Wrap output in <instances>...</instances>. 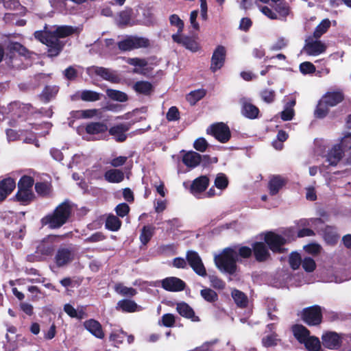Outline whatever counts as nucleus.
I'll use <instances>...</instances> for the list:
<instances>
[{"instance_id": "33", "label": "nucleus", "mask_w": 351, "mask_h": 351, "mask_svg": "<svg viewBox=\"0 0 351 351\" xmlns=\"http://www.w3.org/2000/svg\"><path fill=\"white\" fill-rule=\"evenodd\" d=\"M231 294L234 302L238 306L245 307L247 305L248 298L244 293L239 290L234 289Z\"/></svg>"}, {"instance_id": "15", "label": "nucleus", "mask_w": 351, "mask_h": 351, "mask_svg": "<svg viewBox=\"0 0 351 351\" xmlns=\"http://www.w3.org/2000/svg\"><path fill=\"white\" fill-rule=\"evenodd\" d=\"M322 343L324 347L330 349H338L341 346V338L335 332H326L322 336Z\"/></svg>"}, {"instance_id": "43", "label": "nucleus", "mask_w": 351, "mask_h": 351, "mask_svg": "<svg viewBox=\"0 0 351 351\" xmlns=\"http://www.w3.org/2000/svg\"><path fill=\"white\" fill-rule=\"evenodd\" d=\"M228 180L224 173H219L216 176L214 185L217 189L223 190L228 186Z\"/></svg>"}, {"instance_id": "8", "label": "nucleus", "mask_w": 351, "mask_h": 351, "mask_svg": "<svg viewBox=\"0 0 351 351\" xmlns=\"http://www.w3.org/2000/svg\"><path fill=\"white\" fill-rule=\"evenodd\" d=\"M187 263L193 269V270L202 277L207 276L206 268L202 263V258L198 253L193 250H189L186 254Z\"/></svg>"}, {"instance_id": "12", "label": "nucleus", "mask_w": 351, "mask_h": 351, "mask_svg": "<svg viewBox=\"0 0 351 351\" xmlns=\"http://www.w3.org/2000/svg\"><path fill=\"white\" fill-rule=\"evenodd\" d=\"M210 130L215 138L221 143L227 142L230 138V130L223 123L213 125Z\"/></svg>"}, {"instance_id": "52", "label": "nucleus", "mask_w": 351, "mask_h": 351, "mask_svg": "<svg viewBox=\"0 0 351 351\" xmlns=\"http://www.w3.org/2000/svg\"><path fill=\"white\" fill-rule=\"evenodd\" d=\"M276 11L283 19H285L290 14L289 6L286 3H280L277 4Z\"/></svg>"}, {"instance_id": "32", "label": "nucleus", "mask_w": 351, "mask_h": 351, "mask_svg": "<svg viewBox=\"0 0 351 351\" xmlns=\"http://www.w3.org/2000/svg\"><path fill=\"white\" fill-rule=\"evenodd\" d=\"M34 197V195L32 191L22 189H18V192L16 195L17 201L23 204H27L30 202L33 199Z\"/></svg>"}, {"instance_id": "7", "label": "nucleus", "mask_w": 351, "mask_h": 351, "mask_svg": "<svg viewBox=\"0 0 351 351\" xmlns=\"http://www.w3.org/2000/svg\"><path fill=\"white\" fill-rule=\"evenodd\" d=\"M117 45L120 50L126 51L147 47L149 45V41L144 38L130 36L119 41Z\"/></svg>"}, {"instance_id": "2", "label": "nucleus", "mask_w": 351, "mask_h": 351, "mask_svg": "<svg viewBox=\"0 0 351 351\" xmlns=\"http://www.w3.org/2000/svg\"><path fill=\"white\" fill-rule=\"evenodd\" d=\"M252 253V249L246 246L239 247L238 252L232 249H225L221 254L215 256L214 261L220 271L233 274L237 270L238 255L243 258H249Z\"/></svg>"}, {"instance_id": "54", "label": "nucleus", "mask_w": 351, "mask_h": 351, "mask_svg": "<svg viewBox=\"0 0 351 351\" xmlns=\"http://www.w3.org/2000/svg\"><path fill=\"white\" fill-rule=\"evenodd\" d=\"M288 40L280 37L278 38L270 47V49L272 51H278L285 48L288 45Z\"/></svg>"}, {"instance_id": "9", "label": "nucleus", "mask_w": 351, "mask_h": 351, "mask_svg": "<svg viewBox=\"0 0 351 351\" xmlns=\"http://www.w3.org/2000/svg\"><path fill=\"white\" fill-rule=\"evenodd\" d=\"M302 317L309 326H317L322 322V314L320 306H313L303 310Z\"/></svg>"}, {"instance_id": "26", "label": "nucleus", "mask_w": 351, "mask_h": 351, "mask_svg": "<svg viewBox=\"0 0 351 351\" xmlns=\"http://www.w3.org/2000/svg\"><path fill=\"white\" fill-rule=\"evenodd\" d=\"M286 180L280 176H272L269 182L268 188L271 195H276L285 184Z\"/></svg>"}, {"instance_id": "47", "label": "nucleus", "mask_w": 351, "mask_h": 351, "mask_svg": "<svg viewBox=\"0 0 351 351\" xmlns=\"http://www.w3.org/2000/svg\"><path fill=\"white\" fill-rule=\"evenodd\" d=\"M34 184V180L27 176H23L18 183V189H27L32 191V188Z\"/></svg>"}, {"instance_id": "13", "label": "nucleus", "mask_w": 351, "mask_h": 351, "mask_svg": "<svg viewBox=\"0 0 351 351\" xmlns=\"http://www.w3.org/2000/svg\"><path fill=\"white\" fill-rule=\"evenodd\" d=\"M209 184V178L206 176H201L195 179L191 184L190 191L196 197H200Z\"/></svg>"}, {"instance_id": "37", "label": "nucleus", "mask_w": 351, "mask_h": 351, "mask_svg": "<svg viewBox=\"0 0 351 351\" xmlns=\"http://www.w3.org/2000/svg\"><path fill=\"white\" fill-rule=\"evenodd\" d=\"M115 291L123 296L132 297L136 294V291L132 288L125 286L121 283L117 284L114 286Z\"/></svg>"}, {"instance_id": "64", "label": "nucleus", "mask_w": 351, "mask_h": 351, "mask_svg": "<svg viewBox=\"0 0 351 351\" xmlns=\"http://www.w3.org/2000/svg\"><path fill=\"white\" fill-rule=\"evenodd\" d=\"M208 147V143L204 138H199L194 142V148L199 152H204Z\"/></svg>"}, {"instance_id": "3", "label": "nucleus", "mask_w": 351, "mask_h": 351, "mask_svg": "<svg viewBox=\"0 0 351 351\" xmlns=\"http://www.w3.org/2000/svg\"><path fill=\"white\" fill-rule=\"evenodd\" d=\"M291 330L294 337L299 343L304 344L308 351H318L321 348V342L319 338L311 336L310 331L304 326L293 325Z\"/></svg>"}, {"instance_id": "1", "label": "nucleus", "mask_w": 351, "mask_h": 351, "mask_svg": "<svg viewBox=\"0 0 351 351\" xmlns=\"http://www.w3.org/2000/svg\"><path fill=\"white\" fill-rule=\"evenodd\" d=\"M74 29L70 26H60L53 31L36 32L35 38L48 47V53L51 57L58 56L62 51L64 43L59 38H64L72 34Z\"/></svg>"}, {"instance_id": "28", "label": "nucleus", "mask_w": 351, "mask_h": 351, "mask_svg": "<svg viewBox=\"0 0 351 351\" xmlns=\"http://www.w3.org/2000/svg\"><path fill=\"white\" fill-rule=\"evenodd\" d=\"M200 161L201 156L195 152H189L182 158L183 163L190 168L197 167L200 163Z\"/></svg>"}, {"instance_id": "42", "label": "nucleus", "mask_w": 351, "mask_h": 351, "mask_svg": "<svg viewBox=\"0 0 351 351\" xmlns=\"http://www.w3.org/2000/svg\"><path fill=\"white\" fill-rule=\"evenodd\" d=\"M132 15L131 10H125L121 12L117 19V23L119 25H126L130 23Z\"/></svg>"}, {"instance_id": "39", "label": "nucleus", "mask_w": 351, "mask_h": 351, "mask_svg": "<svg viewBox=\"0 0 351 351\" xmlns=\"http://www.w3.org/2000/svg\"><path fill=\"white\" fill-rule=\"evenodd\" d=\"M330 21L328 19H324L316 27L313 37L315 38H320L330 27Z\"/></svg>"}, {"instance_id": "41", "label": "nucleus", "mask_w": 351, "mask_h": 351, "mask_svg": "<svg viewBox=\"0 0 351 351\" xmlns=\"http://www.w3.org/2000/svg\"><path fill=\"white\" fill-rule=\"evenodd\" d=\"M121 225V221L119 218L114 215L109 216L106 221V227L112 231L118 230L120 228Z\"/></svg>"}, {"instance_id": "59", "label": "nucleus", "mask_w": 351, "mask_h": 351, "mask_svg": "<svg viewBox=\"0 0 351 351\" xmlns=\"http://www.w3.org/2000/svg\"><path fill=\"white\" fill-rule=\"evenodd\" d=\"M262 99L267 103H271L275 99V92L271 89H265L261 93Z\"/></svg>"}, {"instance_id": "24", "label": "nucleus", "mask_w": 351, "mask_h": 351, "mask_svg": "<svg viewBox=\"0 0 351 351\" xmlns=\"http://www.w3.org/2000/svg\"><path fill=\"white\" fill-rule=\"evenodd\" d=\"M256 259L258 261H266L269 256V252L266 245L263 242H256L252 245Z\"/></svg>"}, {"instance_id": "5", "label": "nucleus", "mask_w": 351, "mask_h": 351, "mask_svg": "<svg viewBox=\"0 0 351 351\" xmlns=\"http://www.w3.org/2000/svg\"><path fill=\"white\" fill-rule=\"evenodd\" d=\"M327 49L326 43L313 36H308L305 40L302 52L308 56H317L324 53Z\"/></svg>"}, {"instance_id": "27", "label": "nucleus", "mask_w": 351, "mask_h": 351, "mask_svg": "<svg viewBox=\"0 0 351 351\" xmlns=\"http://www.w3.org/2000/svg\"><path fill=\"white\" fill-rule=\"evenodd\" d=\"M129 130L128 124H119L112 127L109 133L113 136L118 142H123L126 139L125 132Z\"/></svg>"}, {"instance_id": "29", "label": "nucleus", "mask_w": 351, "mask_h": 351, "mask_svg": "<svg viewBox=\"0 0 351 351\" xmlns=\"http://www.w3.org/2000/svg\"><path fill=\"white\" fill-rule=\"evenodd\" d=\"M106 180L112 183H119L123 181L124 178L123 172L117 169H111L106 171L104 174Z\"/></svg>"}, {"instance_id": "21", "label": "nucleus", "mask_w": 351, "mask_h": 351, "mask_svg": "<svg viewBox=\"0 0 351 351\" xmlns=\"http://www.w3.org/2000/svg\"><path fill=\"white\" fill-rule=\"evenodd\" d=\"M241 103L242 104L241 112L243 116L251 119L257 117L259 110L256 106L245 98L241 99Z\"/></svg>"}, {"instance_id": "11", "label": "nucleus", "mask_w": 351, "mask_h": 351, "mask_svg": "<svg viewBox=\"0 0 351 351\" xmlns=\"http://www.w3.org/2000/svg\"><path fill=\"white\" fill-rule=\"evenodd\" d=\"M226 53V50L223 46L219 45L215 49L212 56L210 64V69L213 72L217 71L223 66Z\"/></svg>"}, {"instance_id": "48", "label": "nucleus", "mask_w": 351, "mask_h": 351, "mask_svg": "<svg viewBox=\"0 0 351 351\" xmlns=\"http://www.w3.org/2000/svg\"><path fill=\"white\" fill-rule=\"evenodd\" d=\"M328 107L324 102H322V99L319 101V104L317 106L316 110H315V116L317 118H324L328 114Z\"/></svg>"}, {"instance_id": "14", "label": "nucleus", "mask_w": 351, "mask_h": 351, "mask_svg": "<svg viewBox=\"0 0 351 351\" xmlns=\"http://www.w3.org/2000/svg\"><path fill=\"white\" fill-rule=\"evenodd\" d=\"M165 290L169 291H180L184 289L185 283L176 277H169L158 282Z\"/></svg>"}, {"instance_id": "44", "label": "nucleus", "mask_w": 351, "mask_h": 351, "mask_svg": "<svg viewBox=\"0 0 351 351\" xmlns=\"http://www.w3.org/2000/svg\"><path fill=\"white\" fill-rule=\"evenodd\" d=\"M177 247L175 243L162 245L158 249V252L167 256H172L176 254Z\"/></svg>"}, {"instance_id": "10", "label": "nucleus", "mask_w": 351, "mask_h": 351, "mask_svg": "<svg viewBox=\"0 0 351 351\" xmlns=\"http://www.w3.org/2000/svg\"><path fill=\"white\" fill-rule=\"evenodd\" d=\"M86 72L89 75H95L111 82H117L118 80L117 76L106 68L93 66L87 68Z\"/></svg>"}, {"instance_id": "16", "label": "nucleus", "mask_w": 351, "mask_h": 351, "mask_svg": "<svg viewBox=\"0 0 351 351\" xmlns=\"http://www.w3.org/2000/svg\"><path fill=\"white\" fill-rule=\"evenodd\" d=\"M73 257V252L71 250L68 248H60L56 254L55 261L58 267H62L71 262Z\"/></svg>"}, {"instance_id": "31", "label": "nucleus", "mask_w": 351, "mask_h": 351, "mask_svg": "<svg viewBox=\"0 0 351 351\" xmlns=\"http://www.w3.org/2000/svg\"><path fill=\"white\" fill-rule=\"evenodd\" d=\"M324 238L328 244L333 245L336 243L339 239L337 229L331 226L326 227L324 232Z\"/></svg>"}, {"instance_id": "63", "label": "nucleus", "mask_w": 351, "mask_h": 351, "mask_svg": "<svg viewBox=\"0 0 351 351\" xmlns=\"http://www.w3.org/2000/svg\"><path fill=\"white\" fill-rule=\"evenodd\" d=\"M162 324L167 327H172L175 324V317L173 315L167 313L162 317Z\"/></svg>"}, {"instance_id": "49", "label": "nucleus", "mask_w": 351, "mask_h": 351, "mask_svg": "<svg viewBox=\"0 0 351 351\" xmlns=\"http://www.w3.org/2000/svg\"><path fill=\"white\" fill-rule=\"evenodd\" d=\"M302 260L297 252H292L289 256V264L293 269H297L302 265Z\"/></svg>"}, {"instance_id": "53", "label": "nucleus", "mask_w": 351, "mask_h": 351, "mask_svg": "<svg viewBox=\"0 0 351 351\" xmlns=\"http://www.w3.org/2000/svg\"><path fill=\"white\" fill-rule=\"evenodd\" d=\"M134 87L137 92L146 94L150 92L152 86L147 82H138L135 84Z\"/></svg>"}, {"instance_id": "56", "label": "nucleus", "mask_w": 351, "mask_h": 351, "mask_svg": "<svg viewBox=\"0 0 351 351\" xmlns=\"http://www.w3.org/2000/svg\"><path fill=\"white\" fill-rule=\"evenodd\" d=\"M171 25L178 27L177 34H180L184 28V23L177 14H172L169 17Z\"/></svg>"}, {"instance_id": "18", "label": "nucleus", "mask_w": 351, "mask_h": 351, "mask_svg": "<svg viewBox=\"0 0 351 351\" xmlns=\"http://www.w3.org/2000/svg\"><path fill=\"white\" fill-rule=\"evenodd\" d=\"M343 156V150L340 145H335L326 155V161L329 165L335 166Z\"/></svg>"}, {"instance_id": "25", "label": "nucleus", "mask_w": 351, "mask_h": 351, "mask_svg": "<svg viewBox=\"0 0 351 351\" xmlns=\"http://www.w3.org/2000/svg\"><path fill=\"white\" fill-rule=\"evenodd\" d=\"M16 184L13 179L6 178L0 182V202L3 201L15 189Z\"/></svg>"}, {"instance_id": "57", "label": "nucleus", "mask_w": 351, "mask_h": 351, "mask_svg": "<svg viewBox=\"0 0 351 351\" xmlns=\"http://www.w3.org/2000/svg\"><path fill=\"white\" fill-rule=\"evenodd\" d=\"M64 311L71 317H75L80 319H82V313H78L77 310L71 304H66L64 306Z\"/></svg>"}, {"instance_id": "38", "label": "nucleus", "mask_w": 351, "mask_h": 351, "mask_svg": "<svg viewBox=\"0 0 351 351\" xmlns=\"http://www.w3.org/2000/svg\"><path fill=\"white\" fill-rule=\"evenodd\" d=\"M206 95V90L198 89L191 91L187 96L186 99L191 105L195 104L199 100L202 99Z\"/></svg>"}, {"instance_id": "22", "label": "nucleus", "mask_w": 351, "mask_h": 351, "mask_svg": "<svg viewBox=\"0 0 351 351\" xmlns=\"http://www.w3.org/2000/svg\"><path fill=\"white\" fill-rule=\"evenodd\" d=\"M322 99L326 106L333 107L343 101V95L341 91L328 92Z\"/></svg>"}, {"instance_id": "40", "label": "nucleus", "mask_w": 351, "mask_h": 351, "mask_svg": "<svg viewBox=\"0 0 351 351\" xmlns=\"http://www.w3.org/2000/svg\"><path fill=\"white\" fill-rule=\"evenodd\" d=\"M101 95L95 91L85 90L82 91L80 98L85 101H96L101 99Z\"/></svg>"}, {"instance_id": "34", "label": "nucleus", "mask_w": 351, "mask_h": 351, "mask_svg": "<svg viewBox=\"0 0 351 351\" xmlns=\"http://www.w3.org/2000/svg\"><path fill=\"white\" fill-rule=\"evenodd\" d=\"M125 62L136 67L134 69V73H143L144 67L147 64V62L145 59L138 58H128L125 60Z\"/></svg>"}, {"instance_id": "35", "label": "nucleus", "mask_w": 351, "mask_h": 351, "mask_svg": "<svg viewBox=\"0 0 351 351\" xmlns=\"http://www.w3.org/2000/svg\"><path fill=\"white\" fill-rule=\"evenodd\" d=\"M117 308L121 309L125 312H134L137 310V304L132 300H121L117 303Z\"/></svg>"}, {"instance_id": "46", "label": "nucleus", "mask_w": 351, "mask_h": 351, "mask_svg": "<svg viewBox=\"0 0 351 351\" xmlns=\"http://www.w3.org/2000/svg\"><path fill=\"white\" fill-rule=\"evenodd\" d=\"M200 294L205 300L209 302H215L218 298L216 292L208 288L202 289Z\"/></svg>"}, {"instance_id": "51", "label": "nucleus", "mask_w": 351, "mask_h": 351, "mask_svg": "<svg viewBox=\"0 0 351 351\" xmlns=\"http://www.w3.org/2000/svg\"><path fill=\"white\" fill-rule=\"evenodd\" d=\"M217 339L204 342L202 345L197 347L193 351H213V346L218 343Z\"/></svg>"}, {"instance_id": "36", "label": "nucleus", "mask_w": 351, "mask_h": 351, "mask_svg": "<svg viewBox=\"0 0 351 351\" xmlns=\"http://www.w3.org/2000/svg\"><path fill=\"white\" fill-rule=\"evenodd\" d=\"M106 95L109 98L114 101L124 102L128 100V95L120 90L107 89Z\"/></svg>"}, {"instance_id": "45", "label": "nucleus", "mask_w": 351, "mask_h": 351, "mask_svg": "<svg viewBox=\"0 0 351 351\" xmlns=\"http://www.w3.org/2000/svg\"><path fill=\"white\" fill-rule=\"evenodd\" d=\"M58 92V88L56 86H46L41 94V97L46 101H49L55 97Z\"/></svg>"}, {"instance_id": "30", "label": "nucleus", "mask_w": 351, "mask_h": 351, "mask_svg": "<svg viewBox=\"0 0 351 351\" xmlns=\"http://www.w3.org/2000/svg\"><path fill=\"white\" fill-rule=\"evenodd\" d=\"M108 130L106 124L100 122H93L88 124L86 127V131L89 134H102Z\"/></svg>"}, {"instance_id": "6", "label": "nucleus", "mask_w": 351, "mask_h": 351, "mask_svg": "<svg viewBox=\"0 0 351 351\" xmlns=\"http://www.w3.org/2000/svg\"><path fill=\"white\" fill-rule=\"evenodd\" d=\"M264 241L272 252L283 253L285 250L284 245L287 243V239L285 237L274 232H268L265 234Z\"/></svg>"}, {"instance_id": "61", "label": "nucleus", "mask_w": 351, "mask_h": 351, "mask_svg": "<svg viewBox=\"0 0 351 351\" xmlns=\"http://www.w3.org/2000/svg\"><path fill=\"white\" fill-rule=\"evenodd\" d=\"M341 147L343 149V152L346 150H349L351 149V132L348 133L344 135L343 137L341 138L340 141Z\"/></svg>"}, {"instance_id": "60", "label": "nucleus", "mask_w": 351, "mask_h": 351, "mask_svg": "<svg viewBox=\"0 0 351 351\" xmlns=\"http://www.w3.org/2000/svg\"><path fill=\"white\" fill-rule=\"evenodd\" d=\"M152 236V229L149 226H144L141 234L140 236V239L143 244H146Z\"/></svg>"}, {"instance_id": "23", "label": "nucleus", "mask_w": 351, "mask_h": 351, "mask_svg": "<svg viewBox=\"0 0 351 351\" xmlns=\"http://www.w3.org/2000/svg\"><path fill=\"white\" fill-rule=\"evenodd\" d=\"M176 310L178 313L184 317L191 319L193 322L199 321V317L195 315L193 308L185 302L178 303Z\"/></svg>"}, {"instance_id": "17", "label": "nucleus", "mask_w": 351, "mask_h": 351, "mask_svg": "<svg viewBox=\"0 0 351 351\" xmlns=\"http://www.w3.org/2000/svg\"><path fill=\"white\" fill-rule=\"evenodd\" d=\"M57 239L56 236H49L45 238L37 247L36 253L48 256L51 254L54 250V241Z\"/></svg>"}, {"instance_id": "50", "label": "nucleus", "mask_w": 351, "mask_h": 351, "mask_svg": "<svg viewBox=\"0 0 351 351\" xmlns=\"http://www.w3.org/2000/svg\"><path fill=\"white\" fill-rule=\"evenodd\" d=\"M300 71L302 74L306 75L315 73L316 69L313 63L304 62L300 64Z\"/></svg>"}, {"instance_id": "58", "label": "nucleus", "mask_w": 351, "mask_h": 351, "mask_svg": "<svg viewBox=\"0 0 351 351\" xmlns=\"http://www.w3.org/2000/svg\"><path fill=\"white\" fill-rule=\"evenodd\" d=\"M35 189L38 194L43 196L47 195L50 193V187L47 183H36Z\"/></svg>"}, {"instance_id": "4", "label": "nucleus", "mask_w": 351, "mask_h": 351, "mask_svg": "<svg viewBox=\"0 0 351 351\" xmlns=\"http://www.w3.org/2000/svg\"><path fill=\"white\" fill-rule=\"evenodd\" d=\"M71 214L70 206L64 202L60 204L53 213L42 219L43 223L48 225L50 228H58L64 224Z\"/></svg>"}, {"instance_id": "20", "label": "nucleus", "mask_w": 351, "mask_h": 351, "mask_svg": "<svg viewBox=\"0 0 351 351\" xmlns=\"http://www.w3.org/2000/svg\"><path fill=\"white\" fill-rule=\"evenodd\" d=\"M172 38L176 43L183 45L191 51H197L199 49L197 43L191 38L182 36L179 34H176L172 36Z\"/></svg>"}, {"instance_id": "55", "label": "nucleus", "mask_w": 351, "mask_h": 351, "mask_svg": "<svg viewBox=\"0 0 351 351\" xmlns=\"http://www.w3.org/2000/svg\"><path fill=\"white\" fill-rule=\"evenodd\" d=\"M302 265L303 269L307 272H312L316 267L315 261L310 257H305L302 259Z\"/></svg>"}, {"instance_id": "19", "label": "nucleus", "mask_w": 351, "mask_h": 351, "mask_svg": "<svg viewBox=\"0 0 351 351\" xmlns=\"http://www.w3.org/2000/svg\"><path fill=\"white\" fill-rule=\"evenodd\" d=\"M84 328L90 332L93 335L99 339L104 337V332L102 330L101 325L95 319H90L84 322Z\"/></svg>"}, {"instance_id": "62", "label": "nucleus", "mask_w": 351, "mask_h": 351, "mask_svg": "<svg viewBox=\"0 0 351 351\" xmlns=\"http://www.w3.org/2000/svg\"><path fill=\"white\" fill-rule=\"evenodd\" d=\"M66 0H52L50 3L54 10L63 12L66 10Z\"/></svg>"}]
</instances>
